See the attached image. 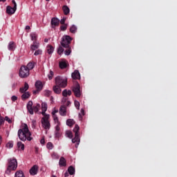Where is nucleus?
I'll return each mask as SVG.
<instances>
[{"instance_id":"nucleus-1","label":"nucleus","mask_w":177,"mask_h":177,"mask_svg":"<svg viewBox=\"0 0 177 177\" xmlns=\"http://www.w3.org/2000/svg\"><path fill=\"white\" fill-rule=\"evenodd\" d=\"M18 137L22 142H26V140L31 142L32 140V134L30 131L27 124H21V129L18 130Z\"/></svg>"},{"instance_id":"nucleus-2","label":"nucleus","mask_w":177,"mask_h":177,"mask_svg":"<svg viewBox=\"0 0 177 177\" xmlns=\"http://www.w3.org/2000/svg\"><path fill=\"white\" fill-rule=\"evenodd\" d=\"M80 131V126L78 124H75L74 129H73V132H75V138L72 139V142L76 143L75 147L76 149L78 148V146L80 145V133H78Z\"/></svg>"},{"instance_id":"nucleus-3","label":"nucleus","mask_w":177,"mask_h":177,"mask_svg":"<svg viewBox=\"0 0 177 177\" xmlns=\"http://www.w3.org/2000/svg\"><path fill=\"white\" fill-rule=\"evenodd\" d=\"M16 168H17V160L13 158L8 159V166L6 172L10 174V171H15Z\"/></svg>"},{"instance_id":"nucleus-4","label":"nucleus","mask_w":177,"mask_h":177,"mask_svg":"<svg viewBox=\"0 0 177 177\" xmlns=\"http://www.w3.org/2000/svg\"><path fill=\"white\" fill-rule=\"evenodd\" d=\"M55 85L60 88H66L67 86V78L57 76L55 78Z\"/></svg>"},{"instance_id":"nucleus-5","label":"nucleus","mask_w":177,"mask_h":177,"mask_svg":"<svg viewBox=\"0 0 177 177\" xmlns=\"http://www.w3.org/2000/svg\"><path fill=\"white\" fill-rule=\"evenodd\" d=\"M41 107V105L39 104H37L35 106L32 107V101H29L27 104V110L31 115L34 114V111L35 113H38L39 111V108Z\"/></svg>"},{"instance_id":"nucleus-6","label":"nucleus","mask_w":177,"mask_h":177,"mask_svg":"<svg viewBox=\"0 0 177 177\" xmlns=\"http://www.w3.org/2000/svg\"><path fill=\"white\" fill-rule=\"evenodd\" d=\"M73 41V38L68 35L64 36L61 41V45L63 48H70V44Z\"/></svg>"},{"instance_id":"nucleus-7","label":"nucleus","mask_w":177,"mask_h":177,"mask_svg":"<svg viewBox=\"0 0 177 177\" xmlns=\"http://www.w3.org/2000/svg\"><path fill=\"white\" fill-rule=\"evenodd\" d=\"M28 75H30V72L27 66H22L19 70V77H21V78H27Z\"/></svg>"},{"instance_id":"nucleus-8","label":"nucleus","mask_w":177,"mask_h":177,"mask_svg":"<svg viewBox=\"0 0 177 177\" xmlns=\"http://www.w3.org/2000/svg\"><path fill=\"white\" fill-rule=\"evenodd\" d=\"M41 124L44 129H49V128H50V123L49 122V115H44L41 118Z\"/></svg>"},{"instance_id":"nucleus-9","label":"nucleus","mask_w":177,"mask_h":177,"mask_svg":"<svg viewBox=\"0 0 177 177\" xmlns=\"http://www.w3.org/2000/svg\"><path fill=\"white\" fill-rule=\"evenodd\" d=\"M73 92L75 93L76 97H80L81 96V90L80 84H77L75 87H73Z\"/></svg>"},{"instance_id":"nucleus-10","label":"nucleus","mask_w":177,"mask_h":177,"mask_svg":"<svg viewBox=\"0 0 177 177\" xmlns=\"http://www.w3.org/2000/svg\"><path fill=\"white\" fill-rule=\"evenodd\" d=\"M16 10H17V8H16V7L12 8L10 6H8L6 7V12L8 13V15H15Z\"/></svg>"},{"instance_id":"nucleus-11","label":"nucleus","mask_w":177,"mask_h":177,"mask_svg":"<svg viewBox=\"0 0 177 177\" xmlns=\"http://www.w3.org/2000/svg\"><path fill=\"white\" fill-rule=\"evenodd\" d=\"M47 110H48V104H46V102H42L41 103V114H42V115H44V116L49 115L45 113Z\"/></svg>"},{"instance_id":"nucleus-12","label":"nucleus","mask_w":177,"mask_h":177,"mask_svg":"<svg viewBox=\"0 0 177 177\" xmlns=\"http://www.w3.org/2000/svg\"><path fill=\"white\" fill-rule=\"evenodd\" d=\"M38 165H35L32 166V167L30 169L29 172L30 174V175H37V174H38Z\"/></svg>"},{"instance_id":"nucleus-13","label":"nucleus","mask_w":177,"mask_h":177,"mask_svg":"<svg viewBox=\"0 0 177 177\" xmlns=\"http://www.w3.org/2000/svg\"><path fill=\"white\" fill-rule=\"evenodd\" d=\"M39 48V42L35 41L33 44L30 46L31 50H37Z\"/></svg>"},{"instance_id":"nucleus-14","label":"nucleus","mask_w":177,"mask_h":177,"mask_svg":"<svg viewBox=\"0 0 177 177\" xmlns=\"http://www.w3.org/2000/svg\"><path fill=\"white\" fill-rule=\"evenodd\" d=\"M81 75H80V71H75L73 73H72V78L73 80H80Z\"/></svg>"},{"instance_id":"nucleus-15","label":"nucleus","mask_w":177,"mask_h":177,"mask_svg":"<svg viewBox=\"0 0 177 177\" xmlns=\"http://www.w3.org/2000/svg\"><path fill=\"white\" fill-rule=\"evenodd\" d=\"M60 24V20L57 18H53L51 19V26L56 27V26H58Z\"/></svg>"},{"instance_id":"nucleus-16","label":"nucleus","mask_w":177,"mask_h":177,"mask_svg":"<svg viewBox=\"0 0 177 177\" xmlns=\"http://www.w3.org/2000/svg\"><path fill=\"white\" fill-rule=\"evenodd\" d=\"M62 87H60L59 86H57V84H55V86H53V91L55 92V93H57V95L62 93Z\"/></svg>"},{"instance_id":"nucleus-17","label":"nucleus","mask_w":177,"mask_h":177,"mask_svg":"<svg viewBox=\"0 0 177 177\" xmlns=\"http://www.w3.org/2000/svg\"><path fill=\"white\" fill-rule=\"evenodd\" d=\"M35 87L38 91H42V88H44V85L42 84V82H41V81L36 82Z\"/></svg>"},{"instance_id":"nucleus-18","label":"nucleus","mask_w":177,"mask_h":177,"mask_svg":"<svg viewBox=\"0 0 177 177\" xmlns=\"http://www.w3.org/2000/svg\"><path fill=\"white\" fill-rule=\"evenodd\" d=\"M59 165L60 167H66L67 165L66 162V158L64 157H61L59 162Z\"/></svg>"},{"instance_id":"nucleus-19","label":"nucleus","mask_w":177,"mask_h":177,"mask_svg":"<svg viewBox=\"0 0 177 177\" xmlns=\"http://www.w3.org/2000/svg\"><path fill=\"white\" fill-rule=\"evenodd\" d=\"M71 90L65 89L62 91V96H64V97H67V96H71Z\"/></svg>"},{"instance_id":"nucleus-20","label":"nucleus","mask_w":177,"mask_h":177,"mask_svg":"<svg viewBox=\"0 0 177 177\" xmlns=\"http://www.w3.org/2000/svg\"><path fill=\"white\" fill-rule=\"evenodd\" d=\"M59 114H60V115H66L67 114V111H66V106H62L60 107Z\"/></svg>"},{"instance_id":"nucleus-21","label":"nucleus","mask_w":177,"mask_h":177,"mask_svg":"<svg viewBox=\"0 0 177 177\" xmlns=\"http://www.w3.org/2000/svg\"><path fill=\"white\" fill-rule=\"evenodd\" d=\"M8 48L9 50H14L16 49V44L13 41H10Z\"/></svg>"},{"instance_id":"nucleus-22","label":"nucleus","mask_w":177,"mask_h":177,"mask_svg":"<svg viewBox=\"0 0 177 177\" xmlns=\"http://www.w3.org/2000/svg\"><path fill=\"white\" fill-rule=\"evenodd\" d=\"M28 84L27 82L25 83L24 87H21L19 91L21 93H24L26 91H28Z\"/></svg>"},{"instance_id":"nucleus-23","label":"nucleus","mask_w":177,"mask_h":177,"mask_svg":"<svg viewBox=\"0 0 177 177\" xmlns=\"http://www.w3.org/2000/svg\"><path fill=\"white\" fill-rule=\"evenodd\" d=\"M55 50V48L51 45L47 46V53L48 55H52L53 53V51Z\"/></svg>"},{"instance_id":"nucleus-24","label":"nucleus","mask_w":177,"mask_h":177,"mask_svg":"<svg viewBox=\"0 0 177 177\" xmlns=\"http://www.w3.org/2000/svg\"><path fill=\"white\" fill-rule=\"evenodd\" d=\"M74 124H75V121L73 119H68L66 120V125H68V127H73Z\"/></svg>"},{"instance_id":"nucleus-25","label":"nucleus","mask_w":177,"mask_h":177,"mask_svg":"<svg viewBox=\"0 0 177 177\" xmlns=\"http://www.w3.org/2000/svg\"><path fill=\"white\" fill-rule=\"evenodd\" d=\"M31 40L33 41V42H35V41H37V39L38 38V35L36 34L35 32H32L30 35Z\"/></svg>"},{"instance_id":"nucleus-26","label":"nucleus","mask_w":177,"mask_h":177,"mask_svg":"<svg viewBox=\"0 0 177 177\" xmlns=\"http://www.w3.org/2000/svg\"><path fill=\"white\" fill-rule=\"evenodd\" d=\"M68 172L69 175H74V174H75V169H74L73 166H70L68 169Z\"/></svg>"},{"instance_id":"nucleus-27","label":"nucleus","mask_w":177,"mask_h":177,"mask_svg":"<svg viewBox=\"0 0 177 177\" xmlns=\"http://www.w3.org/2000/svg\"><path fill=\"white\" fill-rule=\"evenodd\" d=\"M64 15H68L70 13V8L67 6H64L62 8Z\"/></svg>"},{"instance_id":"nucleus-28","label":"nucleus","mask_w":177,"mask_h":177,"mask_svg":"<svg viewBox=\"0 0 177 177\" xmlns=\"http://www.w3.org/2000/svg\"><path fill=\"white\" fill-rule=\"evenodd\" d=\"M15 177H26V176H24V173H23L22 171H17L15 173Z\"/></svg>"},{"instance_id":"nucleus-29","label":"nucleus","mask_w":177,"mask_h":177,"mask_svg":"<svg viewBox=\"0 0 177 177\" xmlns=\"http://www.w3.org/2000/svg\"><path fill=\"white\" fill-rule=\"evenodd\" d=\"M60 68H66L67 67V62L66 61H62L59 62Z\"/></svg>"},{"instance_id":"nucleus-30","label":"nucleus","mask_w":177,"mask_h":177,"mask_svg":"<svg viewBox=\"0 0 177 177\" xmlns=\"http://www.w3.org/2000/svg\"><path fill=\"white\" fill-rule=\"evenodd\" d=\"M26 68L28 70V71L30 72V70H32V68H34V64L32 62H29L27 64Z\"/></svg>"},{"instance_id":"nucleus-31","label":"nucleus","mask_w":177,"mask_h":177,"mask_svg":"<svg viewBox=\"0 0 177 177\" xmlns=\"http://www.w3.org/2000/svg\"><path fill=\"white\" fill-rule=\"evenodd\" d=\"M28 97H30V93L28 92H26L21 95L23 100H26V99H28Z\"/></svg>"},{"instance_id":"nucleus-32","label":"nucleus","mask_w":177,"mask_h":177,"mask_svg":"<svg viewBox=\"0 0 177 177\" xmlns=\"http://www.w3.org/2000/svg\"><path fill=\"white\" fill-rule=\"evenodd\" d=\"M70 32H72V34H75V32H77V26L73 25L70 28Z\"/></svg>"},{"instance_id":"nucleus-33","label":"nucleus","mask_w":177,"mask_h":177,"mask_svg":"<svg viewBox=\"0 0 177 177\" xmlns=\"http://www.w3.org/2000/svg\"><path fill=\"white\" fill-rule=\"evenodd\" d=\"M17 147L18 149H21V150H24V144L19 141L17 142Z\"/></svg>"},{"instance_id":"nucleus-34","label":"nucleus","mask_w":177,"mask_h":177,"mask_svg":"<svg viewBox=\"0 0 177 177\" xmlns=\"http://www.w3.org/2000/svg\"><path fill=\"white\" fill-rule=\"evenodd\" d=\"M66 135L67 138H69V139H73V132L70 131H66Z\"/></svg>"},{"instance_id":"nucleus-35","label":"nucleus","mask_w":177,"mask_h":177,"mask_svg":"<svg viewBox=\"0 0 177 177\" xmlns=\"http://www.w3.org/2000/svg\"><path fill=\"white\" fill-rule=\"evenodd\" d=\"M51 157L53 160H59L58 154L55 152L51 154Z\"/></svg>"},{"instance_id":"nucleus-36","label":"nucleus","mask_w":177,"mask_h":177,"mask_svg":"<svg viewBox=\"0 0 177 177\" xmlns=\"http://www.w3.org/2000/svg\"><path fill=\"white\" fill-rule=\"evenodd\" d=\"M50 95H52V91H50L49 90H46L44 91V95L46 96L47 97H49V96H50Z\"/></svg>"},{"instance_id":"nucleus-37","label":"nucleus","mask_w":177,"mask_h":177,"mask_svg":"<svg viewBox=\"0 0 177 177\" xmlns=\"http://www.w3.org/2000/svg\"><path fill=\"white\" fill-rule=\"evenodd\" d=\"M84 115H85V112L84 111V109H81L80 110V113H79V118H80V120H82V117H84Z\"/></svg>"},{"instance_id":"nucleus-38","label":"nucleus","mask_w":177,"mask_h":177,"mask_svg":"<svg viewBox=\"0 0 177 177\" xmlns=\"http://www.w3.org/2000/svg\"><path fill=\"white\" fill-rule=\"evenodd\" d=\"M63 52H64V48H63V47H62V46H59L57 49L58 55H62V53H63Z\"/></svg>"},{"instance_id":"nucleus-39","label":"nucleus","mask_w":177,"mask_h":177,"mask_svg":"<svg viewBox=\"0 0 177 177\" xmlns=\"http://www.w3.org/2000/svg\"><path fill=\"white\" fill-rule=\"evenodd\" d=\"M39 55H42V50L41 49H38L37 50H36L34 53L35 56H38Z\"/></svg>"},{"instance_id":"nucleus-40","label":"nucleus","mask_w":177,"mask_h":177,"mask_svg":"<svg viewBox=\"0 0 177 177\" xmlns=\"http://www.w3.org/2000/svg\"><path fill=\"white\" fill-rule=\"evenodd\" d=\"M74 104L77 110H80V102H78L77 100H75Z\"/></svg>"},{"instance_id":"nucleus-41","label":"nucleus","mask_w":177,"mask_h":177,"mask_svg":"<svg viewBox=\"0 0 177 177\" xmlns=\"http://www.w3.org/2000/svg\"><path fill=\"white\" fill-rule=\"evenodd\" d=\"M46 147L47 149H49V150H52V149H53V144H52V142H48L47 143Z\"/></svg>"},{"instance_id":"nucleus-42","label":"nucleus","mask_w":177,"mask_h":177,"mask_svg":"<svg viewBox=\"0 0 177 177\" xmlns=\"http://www.w3.org/2000/svg\"><path fill=\"white\" fill-rule=\"evenodd\" d=\"M6 147H8V149H12V147H13V142H9L8 143L6 144Z\"/></svg>"},{"instance_id":"nucleus-43","label":"nucleus","mask_w":177,"mask_h":177,"mask_svg":"<svg viewBox=\"0 0 177 177\" xmlns=\"http://www.w3.org/2000/svg\"><path fill=\"white\" fill-rule=\"evenodd\" d=\"M53 71H50V73L48 75V80H52L53 78Z\"/></svg>"},{"instance_id":"nucleus-44","label":"nucleus","mask_w":177,"mask_h":177,"mask_svg":"<svg viewBox=\"0 0 177 177\" xmlns=\"http://www.w3.org/2000/svg\"><path fill=\"white\" fill-rule=\"evenodd\" d=\"M53 117L55 122H57V124H59V118H57V116L56 115H53Z\"/></svg>"},{"instance_id":"nucleus-45","label":"nucleus","mask_w":177,"mask_h":177,"mask_svg":"<svg viewBox=\"0 0 177 177\" xmlns=\"http://www.w3.org/2000/svg\"><path fill=\"white\" fill-rule=\"evenodd\" d=\"M71 53V48H69L68 50H65V55L66 56H69V55Z\"/></svg>"},{"instance_id":"nucleus-46","label":"nucleus","mask_w":177,"mask_h":177,"mask_svg":"<svg viewBox=\"0 0 177 177\" xmlns=\"http://www.w3.org/2000/svg\"><path fill=\"white\" fill-rule=\"evenodd\" d=\"M60 123H57V125L55 127V131L59 132L60 131Z\"/></svg>"},{"instance_id":"nucleus-47","label":"nucleus","mask_w":177,"mask_h":177,"mask_svg":"<svg viewBox=\"0 0 177 177\" xmlns=\"http://www.w3.org/2000/svg\"><path fill=\"white\" fill-rule=\"evenodd\" d=\"M66 30H67V25H62L61 26V30L62 31H66Z\"/></svg>"},{"instance_id":"nucleus-48","label":"nucleus","mask_w":177,"mask_h":177,"mask_svg":"<svg viewBox=\"0 0 177 177\" xmlns=\"http://www.w3.org/2000/svg\"><path fill=\"white\" fill-rule=\"evenodd\" d=\"M5 120L7 121V122H8L9 124H12V120H10L8 116L5 117Z\"/></svg>"},{"instance_id":"nucleus-49","label":"nucleus","mask_w":177,"mask_h":177,"mask_svg":"<svg viewBox=\"0 0 177 177\" xmlns=\"http://www.w3.org/2000/svg\"><path fill=\"white\" fill-rule=\"evenodd\" d=\"M59 111L57 109H54L52 112L53 115H56V113H58Z\"/></svg>"},{"instance_id":"nucleus-50","label":"nucleus","mask_w":177,"mask_h":177,"mask_svg":"<svg viewBox=\"0 0 177 177\" xmlns=\"http://www.w3.org/2000/svg\"><path fill=\"white\" fill-rule=\"evenodd\" d=\"M17 99V97H16V95H13L11 97V100H12V102H16V100Z\"/></svg>"},{"instance_id":"nucleus-51","label":"nucleus","mask_w":177,"mask_h":177,"mask_svg":"<svg viewBox=\"0 0 177 177\" xmlns=\"http://www.w3.org/2000/svg\"><path fill=\"white\" fill-rule=\"evenodd\" d=\"M12 2L14 5V8H17V3H16V1L15 0H12Z\"/></svg>"},{"instance_id":"nucleus-52","label":"nucleus","mask_w":177,"mask_h":177,"mask_svg":"<svg viewBox=\"0 0 177 177\" xmlns=\"http://www.w3.org/2000/svg\"><path fill=\"white\" fill-rule=\"evenodd\" d=\"M67 102V97H64L62 98V103H66Z\"/></svg>"},{"instance_id":"nucleus-53","label":"nucleus","mask_w":177,"mask_h":177,"mask_svg":"<svg viewBox=\"0 0 177 177\" xmlns=\"http://www.w3.org/2000/svg\"><path fill=\"white\" fill-rule=\"evenodd\" d=\"M3 123V118L0 116V125H2Z\"/></svg>"},{"instance_id":"nucleus-54","label":"nucleus","mask_w":177,"mask_h":177,"mask_svg":"<svg viewBox=\"0 0 177 177\" xmlns=\"http://www.w3.org/2000/svg\"><path fill=\"white\" fill-rule=\"evenodd\" d=\"M40 143L41 145H44L45 143V138H42L41 140H40Z\"/></svg>"},{"instance_id":"nucleus-55","label":"nucleus","mask_w":177,"mask_h":177,"mask_svg":"<svg viewBox=\"0 0 177 177\" xmlns=\"http://www.w3.org/2000/svg\"><path fill=\"white\" fill-rule=\"evenodd\" d=\"M65 21H66V19L64 18V19H61L60 23H61V24H64Z\"/></svg>"},{"instance_id":"nucleus-56","label":"nucleus","mask_w":177,"mask_h":177,"mask_svg":"<svg viewBox=\"0 0 177 177\" xmlns=\"http://www.w3.org/2000/svg\"><path fill=\"white\" fill-rule=\"evenodd\" d=\"M55 136L56 138H59V136H60V133H59V131H55Z\"/></svg>"},{"instance_id":"nucleus-57","label":"nucleus","mask_w":177,"mask_h":177,"mask_svg":"<svg viewBox=\"0 0 177 177\" xmlns=\"http://www.w3.org/2000/svg\"><path fill=\"white\" fill-rule=\"evenodd\" d=\"M39 92V90H36V91H33V93H34V95H36V93H38Z\"/></svg>"},{"instance_id":"nucleus-58","label":"nucleus","mask_w":177,"mask_h":177,"mask_svg":"<svg viewBox=\"0 0 177 177\" xmlns=\"http://www.w3.org/2000/svg\"><path fill=\"white\" fill-rule=\"evenodd\" d=\"M70 104H71V102L70 101H67L66 105L70 106Z\"/></svg>"},{"instance_id":"nucleus-59","label":"nucleus","mask_w":177,"mask_h":177,"mask_svg":"<svg viewBox=\"0 0 177 177\" xmlns=\"http://www.w3.org/2000/svg\"><path fill=\"white\" fill-rule=\"evenodd\" d=\"M64 176H65V177H68V172L66 171Z\"/></svg>"},{"instance_id":"nucleus-60","label":"nucleus","mask_w":177,"mask_h":177,"mask_svg":"<svg viewBox=\"0 0 177 177\" xmlns=\"http://www.w3.org/2000/svg\"><path fill=\"white\" fill-rule=\"evenodd\" d=\"M30 26H26V30H30Z\"/></svg>"},{"instance_id":"nucleus-61","label":"nucleus","mask_w":177,"mask_h":177,"mask_svg":"<svg viewBox=\"0 0 177 177\" xmlns=\"http://www.w3.org/2000/svg\"><path fill=\"white\" fill-rule=\"evenodd\" d=\"M2 143V136H0V145Z\"/></svg>"},{"instance_id":"nucleus-62","label":"nucleus","mask_w":177,"mask_h":177,"mask_svg":"<svg viewBox=\"0 0 177 177\" xmlns=\"http://www.w3.org/2000/svg\"><path fill=\"white\" fill-rule=\"evenodd\" d=\"M48 41H49L48 39H44V42H48Z\"/></svg>"},{"instance_id":"nucleus-63","label":"nucleus","mask_w":177,"mask_h":177,"mask_svg":"<svg viewBox=\"0 0 177 177\" xmlns=\"http://www.w3.org/2000/svg\"><path fill=\"white\" fill-rule=\"evenodd\" d=\"M15 86H16V84H12V88H15Z\"/></svg>"},{"instance_id":"nucleus-64","label":"nucleus","mask_w":177,"mask_h":177,"mask_svg":"<svg viewBox=\"0 0 177 177\" xmlns=\"http://www.w3.org/2000/svg\"><path fill=\"white\" fill-rule=\"evenodd\" d=\"M52 177H57V176L53 175V176H52Z\"/></svg>"}]
</instances>
